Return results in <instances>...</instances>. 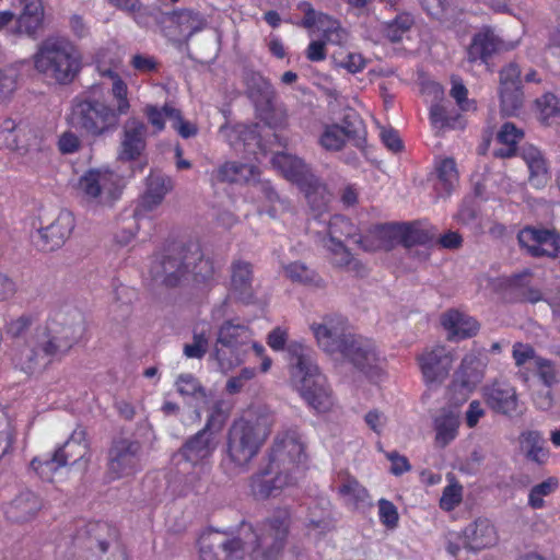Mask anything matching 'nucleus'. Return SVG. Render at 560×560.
I'll list each match as a JSON object with an SVG mask.
<instances>
[{
  "instance_id": "f257e3e1",
  "label": "nucleus",
  "mask_w": 560,
  "mask_h": 560,
  "mask_svg": "<svg viewBox=\"0 0 560 560\" xmlns=\"http://www.w3.org/2000/svg\"><path fill=\"white\" fill-rule=\"evenodd\" d=\"M290 523V511L277 509L255 528L243 522L236 537L207 530L199 538L200 560H242L247 552L252 560H273L285 546Z\"/></svg>"
},
{
  "instance_id": "f03ea898",
  "label": "nucleus",
  "mask_w": 560,
  "mask_h": 560,
  "mask_svg": "<svg viewBox=\"0 0 560 560\" xmlns=\"http://www.w3.org/2000/svg\"><path fill=\"white\" fill-rule=\"evenodd\" d=\"M116 63V59L112 60L109 66L102 59L97 63L98 75L112 81L110 103L103 96V89L98 83L91 85L86 92L75 96L71 102L69 125L93 138L114 132L121 116L127 115L131 108L128 85L113 69Z\"/></svg>"
},
{
  "instance_id": "7ed1b4c3",
  "label": "nucleus",
  "mask_w": 560,
  "mask_h": 560,
  "mask_svg": "<svg viewBox=\"0 0 560 560\" xmlns=\"http://www.w3.org/2000/svg\"><path fill=\"white\" fill-rule=\"evenodd\" d=\"M320 349L329 354L339 353L374 382L385 373L386 360L375 343L349 331L347 320L337 314L326 315L310 326Z\"/></svg>"
},
{
  "instance_id": "20e7f679",
  "label": "nucleus",
  "mask_w": 560,
  "mask_h": 560,
  "mask_svg": "<svg viewBox=\"0 0 560 560\" xmlns=\"http://www.w3.org/2000/svg\"><path fill=\"white\" fill-rule=\"evenodd\" d=\"M217 446L214 436L198 431L174 453L167 475V490L173 497H187L203 488L212 468L211 458Z\"/></svg>"
},
{
  "instance_id": "39448f33",
  "label": "nucleus",
  "mask_w": 560,
  "mask_h": 560,
  "mask_svg": "<svg viewBox=\"0 0 560 560\" xmlns=\"http://www.w3.org/2000/svg\"><path fill=\"white\" fill-rule=\"evenodd\" d=\"M217 271L214 262L203 257L196 241L173 245L156 254L150 266L152 280L166 287H176L189 277L197 283L210 285L217 282Z\"/></svg>"
},
{
  "instance_id": "423d86ee",
  "label": "nucleus",
  "mask_w": 560,
  "mask_h": 560,
  "mask_svg": "<svg viewBox=\"0 0 560 560\" xmlns=\"http://www.w3.org/2000/svg\"><path fill=\"white\" fill-rule=\"evenodd\" d=\"M275 417L267 407L253 406L229 428L225 465L234 471H245L268 439Z\"/></svg>"
},
{
  "instance_id": "0eeeda50",
  "label": "nucleus",
  "mask_w": 560,
  "mask_h": 560,
  "mask_svg": "<svg viewBox=\"0 0 560 560\" xmlns=\"http://www.w3.org/2000/svg\"><path fill=\"white\" fill-rule=\"evenodd\" d=\"M30 324L28 317L21 316L7 325V335L16 339L12 360L16 368L27 374L47 365L55 355L71 348L83 331L81 323L71 328L70 334H68V328H65L61 337H51L43 329L22 345L19 339Z\"/></svg>"
},
{
  "instance_id": "6e6552de",
  "label": "nucleus",
  "mask_w": 560,
  "mask_h": 560,
  "mask_svg": "<svg viewBox=\"0 0 560 560\" xmlns=\"http://www.w3.org/2000/svg\"><path fill=\"white\" fill-rule=\"evenodd\" d=\"M290 376L294 387L306 404L317 413L328 412L334 404V396L325 375L318 369L314 351L301 341H291Z\"/></svg>"
},
{
  "instance_id": "1a4fd4ad",
  "label": "nucleus",
  "mask_w": 560,
  "mask_h": 560,
  "mask_svg": "<svg viewBox=\"0 0 560 560\" xmlns=\"http://www.w3.org/2000/svg\"><path fill=\"white\" fill-rule=\"evenodd\" d=\"M35 70L58 84L74 81L82 69V56L68 38L50 36L44 39L33 55Z\"/></svg>"
},
{
  "instance_id": "9d476101",
  "label": "nucleus",
  "mask_w": 560,
  "mask_h": 560,
  "mask_svg": "<svg viewBox=\"0 0 560 560\" xmlns=\"http://www.w3.org/2000/svg\"><path fill=\"white\" fill-rule=\"evenodd\" d=\"M253 330L248 325L225 320L218 329L212 357L224 373L240 365L253 339Z\"/></svg>"
},
{
  "instance_id": "9b49d317",
  "label": "nucleus",
  "mask_w": 560,
  "mask_h": 560,
  "mask_svg": "<svg viewBox=\"0 0 560 560\" xmlns=\"http://www.w3.org/2000/svg\"><path fill=\"white\" fill-rule=\"evenodd\" d=\"M217 178L221 182L247 184L249 191L253 195H257L256 202H266L270 206L266 209V212L272 218L277 215L275 205H283L271 183L260 179L259 170L253 164L228 162L218 170ZM258 211L261 213L265 209L259 206Z\"/></svg>"
},
{
  "instance_id": "f8f14e48",
  "label": "nucleus",
  "mask_w": 560,
  "mask_h": 560,
  "mask_svg": "<svg viewBox=\"0 0 560 560\" xmlns=\"http://www.w3.org/2000/svg\"><path fill=\"white\" fill-rule=\"evenodd\" d=\"M306 457L301 434L296 430H285L277 434L268 462L271 471H282L298 480L304 470Z\"/></svg>"
},
{
  "instance_id": "ddd939ff",
  "label": "nucleus",
  "mask_w": 560,
  "mask_h": 560,
  "mask_svg": "<svg viewBox=\"0 0 560 560\" xmlns=\"http://www.w3.org/2000/svg\"><path fill=\"white\" fill-rule=\"evenodd\" d=\"M120 178L107 167L90 168L78 182V192L92 206H112L120 194Z\"/></svg>"
},
{
  "instance_id": "4468645a",
  "label": "nucleus",
  "mask_w": 560,
  "mask_h": 560,
  "mask_svg": "<svg viewBox=\"0 0 560 560\" xmlns=\"http://www.w3.org/2000/svg\"><path fill=\"white\" fill-rule=\"evenodd\" d=\"M73 446H77L80 458H83L90 453L86 432L81 427L74 429L68 441H66L62 446L58 447L52 455L33 458L31 468L43 481H56L57 477L61 475L62 470L68 466V458L72 456L69 450Z\"/></svg>"
},
{
  "instance_id": "2eb2a0df",
  "label": "nucleus",
  "mask_w": 560,
  "mask_h": 560,
  "mask_svg": "<svg viewBox=\"0 0 560 560\" xmlns=\"http://www.w3.org/2000/svg\"><path fill=\"white\" fill-rule=\"evenodd\" d=\"M141 464V445L130 439H117L108 453V476L110 479L129 477L138 472Z\"/></svg>"
},
{
  "instance_id": "dca6fc26",
  "label": "nucleus",
  "mask_w": 560,
  "mask_h": 560,
  "mask_svg": "<svg viewBox=\"0 0 560 560\" xmlns=\"http://www.w3.org/2000/svg\"><path fill=\"white\" fill-rule=\"evenodd\" d=\"M454 358L445 347L435 346L418 357V363L429 387L439 386L450 374Z\"/></svg>"
},
{
  "instance_id": "f3484780",
  "label": "nucleus",
  "mask_w": 560,
  "mask_h": 560,
  "mask_svg": "<svg viewBox=\"0 0 560 560\" xmlns=\"http://www.w3.org/2000/svg\"><path fill=\"white\" fill-rule=\"evenodd\" d=\"M219 132L233 148L237 149L242 144L244 151L253 154L256 161H259V153L265 155L268 151L266 143L262 141L261 127L258 124L224 125Z\"/></svg>"
},
{
  "instance_id": "a211bd4d",
  "label": "nucleus",
  "mask_w": 560,
  "mask_h": 560,
  "mask_svg": "<svg viewBox=\"0 0 560 560\" xmlns=\"http://www.w3.org/2000/svg\"><path fill=\"white\" fill-rule=\"evenodd\" d=\"M517 240L534 257H556L560 253V235L552 230L527 226L518 232Z\"/></svg>"
},
{
  "instance_id": "6ab92c4d",
  "label": "nucleus",
  "mask_w": 560,
  "mask_h": 560,
  "mask_svg": "<svg viewBox=\"0 0 560 560\" xmlns=\"http://www.w3.org/2000/svg\"><path fill=\"white\" fill-rule=\"evenodd\" d=\"M501 112L504 116L516 115L523 104L521 70L510 63L500 71Z\"/></svg>"
},
{
  "instance_id": "aec40b11",
  "label": "nucleus",
  "mask_w": 560,
  "mask_h": 560,
  "mask_svg": "<svg viewBox=\"0 0 560 560\" xmlns=\"http://www.w3.org/2000/svg\"><path fill=\"white\" fill-rule=\"evenodd\" d=\"M74 228L73 213L69 210H61L49 225L37 230L38 247L45 252L60 248L70 238Z\"/></svg>"
},
{
  "instance_id": "412c9836",
  "label": "nucleus",
  "mask_w": 560,
  "mask_h": 560,
  "mask_svg": "<svg viewBox=\"0 0 560 560\" xmlns=\"http://www.w3.org/2000/svg\"><path fill=\"white\" fill-rule=\"evenodd\" d=\"M306 7L305 16L302 22L304 27L317 26L320 32V37L324 42L330 45L343 46L349 38L348 31L341 26L340 22L332 19L327 14H316L308 3H303Z\"/></svg>"
},
{
  "instance_id": "4be33fe9",
  "label": "nucleus",
  "mask_w": 560,
  "mask_h": 560,
  "mask_svg": "<svg viewBox=\"0 0 560 560\" xmlns=\"http://www.w3.org/2000/svg\"><path fill=\"white\" fill-rule=\"evenodd\" d=\"M295 482V479L282 471H271V465L268 463L266 468L250 478V491L256 499L265 500L270 497H277L282 489Z\"/></svg>"
},
{
  "instance_id": "5701e85b",
  "label": "nucleus",
  "mask_w": 560,
  "mask_h": 560,
  "mask_svg": "<svg viewBox=\"0 0 560 560\" xmlns=\"http://www.w3.org/2000/svg\"><path fill=\"white\" fill-rule=\"evenodd\" d=\"M482 396L490 409L513 417L520 413L516 389L506 382H494L482 389Z\"/></svg>"
},
{
  "instance_id": "b1692460",
  "label": "nucleus",
  "mask_w": 560,
  "mask_h": 560,
  "mask_svg": "<svg viewBox=\"0 0 560 560\" xmlns=\"http://www.w3.org/2000/svg\"><path fill=\"white\" fill-rule=\"evenodd\" d=\"M248 95L255 104L258 116L266 122L269 128L277 126L273 121V100L275 89L271 83L260 75H255L248 85Z\"/></svg>"
},
{
  "instance_id": "393cba45",
  "label": "nucleus",
  "mask_w": 560,
  "mask_h": 560,
  "mask_svg": "<svg viewBox=\"0 0 560 560\" xmlns=\"http://www.w3.org/2000/svg\"><path fill=\"white\" fill-rule=\"evenodd\" d=\"M253 281L252 264L242 259L234 260L231 265L230 295L245 304L252 303L255 296Z\"/></svg>"
},
{
  "instance_id": "a878e982",
  "label": "nucleus",
  "mask_w": 560,
  "mask_h": 560,
  "mask_svg": "<svg viewBox=\"0 0 560 560\" xmlns=\"http://www.w3.org/2000/svg\"><path fill=\"white\" fill-rule=\"evenodd\" d=\"M171 188L172 182L168 177L151 173L147 178V189L136 208V218L141 219L145 217L154 208L161 205Z\"/></svg>"
},
{
  "instance_id": "bb28decb",
  "label": "nucleus",
  "mask_w": 560,
  "mask_h": 560,
  "mask_svg": "<svg viewBox=\"0 0 560 560\" xmlns=\"http://www.w3.org/2000/svg\"><path fill=\"white\" fill-rule=\"evenodd\" d=\"M462 535L465 547L472 551L493 547L499 539L494 525L487 518L470 523L463 529Z\"/></svg>"
},
{
  "instance_id": "cd10ccee",
  "label": "nucleus",
  "mask_w": 560,
  "mask_h": 560,
  "mask_svg": "<svg viewBox=\"0 0 560 560\" xmlns=\"http://www.w3.org/2000/svg\"><path fill=\"white\" fill-rule=\"evenodd\" d=\"M147 126L137 119L128 120L122 133L119 159L132 161L138 159L145 149Z\"/></svg>"
},
{
  "instance_id": "c85d7f7f",
  "label": "nucleus",
  "mask_w": 560,
  "mask_h": 560,
  "mask_svg": "<svg viewBox=\"0 0 560 560\" xmlns=\"http://www.w3.org/2000/svg\"><path fill=\"white\" fill-rule=\"evenodd\" d=\"M397 224H378L370 229L366 235L359 236L355 243L365 252L389 250L397 245Z\"/></svg>"
},
{
  "instance_id": "c756f323",
  "label": "nucleus",
  "mask_w": 560,
  "mask_h": 560,
  "mask_svg": "<svg viewBox=\"0 0 560 560\" xmlns=\"http://www.w3.org/2000/svg\"><path fill=\"white\" fill-rule=\"evenodd\" d=\"M459 175L456 162L452 158H439L434 163L433 189L436 198H446L458 185Z\"/></svg>"
},
{
  "instance_id": "7c9ffc66",
  "label": "nucleus",
  "mask_w": 560,
  "mask_h": 560,
  "mask_svg": "<svg viewBox=\"0 0 560 560\" xmlns=\"http://www.w3.org/2000/svg\"><path fill=\"white\" fill-rule=\"evenodd\" d=\"M502 42L494 32L485 27L474 35L467 48V61L487 63L488 59L501 48Z\"/></svg>"
},
{
  "instance_id": "2f4dec72",
  "label": "nucleus",
  "mask_w": 560,
  "mask_h": 560,
  "mask_svg": "<svg viewBox=\"0 0 560 560\" xmlns=\"http://www.w3.org/2000/svg\"><path fill=\"white\" fill-rule=\"evenodd\" d=\"M177 393L195 408L196 419H201L202 408L209 404V395L199 381L189 373L179 374L175 381Z\"/></svg>"
},
{
  "instance_id": "473e14b6",
  "label": "nucleus",
  "mask_w": 560,
  "mask_h": 560,
  "mask_svg": "<svg viewBox=\"0 0 560 560\" xmlns=\"http://www.w3.org/2000/svg\"><path fill=\"white\" fill-rule=\"evenodd\" d=\"M441 324L452 340L472 337L479 329L475 318L457 310H450L444 313L441 317Z\"/></svg>"
},
{
  "instance_id": "72a5a7b5",
  "label": "nucleus",
  "mask_w": 560,
  "mask_h": 560,
  "mask_svg": "<svg viewBox=\"0 0 560 560\" xmlns=\"http://www.w3.org/2000/svg\"><path fill=\"white\" fill-rule=\"evenodd\" d=\"M271 163L285 179L296 186L301 185L313 174L311 167L302 159L285 152L275 154L271 159Z\"/></svg>"
},
{
  "instance_id": "f704fd0d",
  "label": "nucleus",
  "mask_w": 560,
  "mask_h": 560,
  "mask_svg": "<svg viewBox=\"0 0 560 560\" xmlns=\"http://www.w3.org/2000/svg\"><path fill=\"white\" fill-rule=\"evenodd\" d=\"M22 11L16 19L14 33L34 36L44 21V7L40 0H18Z\"/></svg>"
},
{
  "instance_id": "c9c22d12",
  "label": "nucleus",
  "mask_w": 560,
  "mask_h": 560,
  "mask_svg": "<svg viewBox=\"0 0 560 560\" xmlns=\"http://www.w3.org/2000/svg\"><path fill=\"white\" fill-rule=\"evenodd\" d=\"M304 194L311 210L315 217L322 215L328 210L331 194L326 185L313 173L298 186Z\"/></svg>"
},
{
  "instance_id": "e433bc0d",
  "label": "nucleus",
  "mask_w": 560,
  "mask_h": 560,
  "mask_svg": "<svg viewBox=\"0 0 560 560\" xmlns=\"http://www.w3.org/2000/svg\"><path fill=\"white\" fill-rule=\"evenodd\" d=\"M521 155L529 171L528 182L530 186L536 189L544 188L548 184L549 173L541 151L532 144H527L522 148Z\"/></svg>"
},
{
  "instance_id": "4c0bfd02",
  "label": "nucleus",
  "mask_w": 560,
  "mask_h": 560,
  "mask_svg": "<svg viewBox=\"0 0 560 560\" xmlns=\"http://www.w3.org/2000/svg\"><path fill=\"white\" fill-rule=\"evenodd\" d=\"M460 419L458 413L452 410H443L433 419V429L435 432L434 442L440 448L451 444L458 434Z\"/></svg>"
},
{
  "instance_id": "58836bf2",
  "label": "nucleus",
  "mask_w": 560,
  "mask_h": 560,
  "mask_svg": "<svg viewBox=\"0 0 560 560\" xmlns=\"http://www.w3.org/2000/svg\"><path fill=\"white\" fill-rule=\"evenodd\" d=\"M324 248L329 253V258L335 267L352 271L357 276H363L365 272L364 266L355 259L350 250L345 246L342 241H320Z\"/></svg>"
},
{
  "instance_id": "ea45409f",
  "label": "nucleus",
  "mask_w": 560,
  "mask_h": 560,
  "mask_svg": "<svg viewBox=\"0 0 560 560\" xmlns=\"http://www.w3.org/2000/svg\"><path fill=\"white\" fill-rule=\"evenodd\" d=\"M42 508L39 498L31 492L20 493L7 508L5 515L13 522H26L31 520Z\"/></svg>"
},
{
  "instance_id": "a19ab883",
  "label": "nucleus",
  "mask_w": 560,
  "mask_h": 560,
  "mask_svg": "<svg viewBox=\"0 0 560 560\" xmlns=\"http://www.w3.org/2000/svg\"><path fill=\"white\" fill-rule=\"evenodd\" d=\"M501 283L511 292L514 299L518 301H528L536 303L541 300L538 290L530 287V273L525 270L509 278L501 279Z\"/></svg>"
},
{
  "instance_id": "79ce46f5",
  "label": "nucleus",
  "mask_w": 560,
  "mask_h": 560,
  "mask_svg": "<svg viewBox=\"0 0 560 560\" xmlns=\"http://www.w3.org/2000/svg\"><path fill=\"white\" fill-rule=\"evenodd\" d=\"M212 327L206 320L198 322L192 329V341L184 346L183 352L188 359H201L209 349Z\"/></svg>"
},
{
  "instance_id": "37998d69",
  "label": "nucleus",
  "mask_w": 560,
  "mask_h": 560,
  "mask_svg": "<svg viewBox=\"0 0 560 560\" xmlns=\"http://www.w3.org/2000/svg\"><path fill=\"white\" fill-rule=\"evenodd\" d=\"M282 268L284 276L293 283L316 288L324 285L323 279L316 273V271L302 261H292L283 265Z\"/></svg>"
},
{
  "instance_id": "c03bdc74",
  "label": "nucleus",
  "mask_w": 560,
  "mask_h": 560,
  "mask_svg": "<svg viewBox=\"0 0 560 560\" xmlns=\"http://www.w3.org/2000/svg\"><path fill=\"white\" fill-rule=\"evenodd\" d=\"M520 444L527 458L538 464H542L549 456L545 447V440L538 431H526L521 434Z\"/></svg>"
},
{
  "instance_id": "a18cd8bd",
  "label": "nucleus",
  "mask_w": 560,
  "mask_h": 560,
  "mask_svg": "<svg viewBox=\"0 0 560 560\" xmlns=\"http://www.w3.org/2000/svg\"><path fill=\"white\" fill-rule=\"evenodd\" d=\"M524 132L512 122H505L497 135V141L501 145L495 155L499 158H511L515 154L517 143L522 140Z\"/></svg>"
},
{
  "instance_id": "49530a36",
  "label": "nucleus",
  "mask_w": 560,
  "mask_h": 560,
  "mask_svg": "<svg viewBox=\"0 0 560 560\" xmlns=\"http://www.w3.org/2000/svg\"><path fill=\"white\" fill-rule=\"evenodd\" d=\"M415 24V18L411 13L401 12L393 20L382 23L381 32L392 43L402 40Z\"/></svg>"
},
{
  "instance_id": "de8ad7c7",
  "label": "nucleus",
  "mask_w": 560,
  "mask_h": 560,
  "mask_svg": "<svg viewBox=\"0 0 560 560\" xmlns=\"http://www.w3.org/2000/svg\"><path fill=\"white\" fill-rule=\"evenodd\" d=\"M397 244L411 248L416 245L428 246L432 242L431 235L415 224H397Z\"/></svg>"
},
{
  "instance_id": "09e8293b",
  "label": "nucleus",
  "mask_w": 560,
  "mask_h": 560,
  "mask_svg": "<svg viewBox=\"0 0 560 560\" xmlns=\"http://www.w3.org/2000/svg\"><path fill=\"white\" fill-rule=\"evenodd\" d=\"M358 236L357 226L346 217L336 214L330 218L327 224V235L320 241H341L345 238H354Z\"/></svg>"
},
{
  "instance_id": "8fccbe9b",
  "label": "nucleus",
  "mask_w": 560,
  "mask_h": 560,
  "mask_svg": "<svg viewBox=\"0 0 560 560\" xmlns=\"http://www.w3.org/2000/svg\"><path fill=\"white\" fill-rule=\"evenodd\" d=\"M476 360L474 357H465L460 368L455 373L454 385H459L463 389L470 392L481 378L480 371L474 366Z\"/></svg>"
},
{
  "instance_id": "3c124183",
  "label": "nucleus",
  "mask_w": 560,
  "mask_h": 560,
  "mask_svg": "<svg viewBox=\"0 0 560 560\" xmlns=\"http://www.w3.org/2000/svg\"><path fill=\"white\" fill-rule=\"evenodd\" d=\"M350 137V131L340 125H328L319 138L320 145L327 151H339Z\"/></svg>"
},
{
  "instance_id": "603ef678",
  "label": "nucleus",
  "mask_w": 560,
  "mask_h": 560,
  "mask_svg": "<svg viewBox=\"0 0 560 560\" xmlns=\"http://www.w3.org/2000/svg\"><path fill=\"white\" fill-rule=\"evenodd\" d=\"M20 133L19 144L21 145H19L18 151L28 152L43 149L44 135L39 129L23 124Z\"/></svg>"
},
{
  "instance_id": "864d4df0",
  "label": "nucleus",
  "mask_w": 560,
  "mask_h": 560,
  "mask_svg": "<svg viewBox=\"0 0 560 560\" xmlns=\"http://www.w3.org/2000/svg\"><path fill=\"white\" fill-rule=\"evenodd\" d=\"M22 125L23 122L18 124L11 118H7L0 124V148L18 151Z\"/></svg>"
},
{
  "instance_id": "5fc2aeb1",
  "label": "nucleus",
  "mask_w": 560,
  "mask_h": 560,
  "mask_svg": "<svg viewBox=\"0 0 560 560\" xmlns=\"http://www.w3.org/2000/svg\"><path fill=\"white\" fill-rule=\"evenodd\" d=\"M339 494L347 504L352 506L364 503L368 498L366 490L355 479L350 478L340 485Z\"/></svg>"
},
{
  "instance_id": "6e6d98bb",
  "label": "nucleus",
  "mask_w": 560,
  "mask_h": 560,
  "mask_svg": "<svg viewBox=\"0 0 560 560\" xmlns=\"http://www.w3.org/2000/svg\"><path fill=\"white\" fill-rule=\"evenodd\" d=\"M205 408L206 406L202 408V410ZM207 408H209L210 413L208 416L205 427L200 431H205L207 435L215 438L217 434L222 430L226 421V415L221 409L219 402H214L211 406L209 402Z\"/></svg>"
},
{
  "instance_id": "4d7b16f0",
  "label": "nucleus",
  "mask_w": 560,
  "mask_h": 560,
  "mask_svg": "<svg viewBox=\"0 0 560 560\" xmlns=\"http://www.w3.org/2000/svg\"><path fill=\"white\" fill-rule=\"evenodd\" d=\"M536 106L539 112L540 120L545 125H549L551 119L559 115L560 108L558 98L552 93H546L536 101Z\"/></svg>"
},
{
  "instance_id": "13d9d810",
  "label": "nucleus",
  "mask_w": 560,
  "mask_h": 560,
  "mask_svg": "<svg viewBox=\"0 0 560 560\" xmlns=\"http://www.w3.org/2000/svg\"><path fill=\"white\" fill-rule=\"evenodd\" d=\"M512 354L516 366L525 370L533 369L540 358L532 346L522 342L514 343Z\"/></svg>"
},
{
  "instance_id": "bf43d9fd",
  "label": "nucleus",
  "mask_w": 560,
  "mask_h": 560,
  "mask_svg": "<svg viewBox=\"0 0 560 560\" xmlns=\"http://www.w3.org/2000/svg\"><path fill=\"white\" fill-rule=\"evenodd\" d=\"M176 21L180 26L183 33H186L187 36H192L195 33L201 31L205 25V21L201 15L191 10L180 11L176 15Z\"/></svg>"
},
{
  "instance_id": "052dcab7",
  "label": "nucleus",
  "mask_w": 560,
  "mask_h": 560,
  "mask_svg": "<svg viewBox=\"0 0 560 560\" xmlns=\"http://www.w3.org/2000/svg\"><path fill=\"white\" fill-rule=\"evenodd\" d=\"M558 486L555 478H549L532 488L528 495V503L533 509L544 506V498L549 495Z\"/></svg>"
},
{
  "instance_id": "680f3d73",
  "label": "nucleus",
  "mask_w": 560,
  "mask_h": 560,
  "mask_svg": "<svg viewBox=\"0 0 560 560\" xmlns=\"http://www.w3.org/2000/svg\"><path fill=\"white\" fill-rule=\"evenodd\" d=\"M167 110L168 119L172 120V127L178 132V135L182 138L188 139L197 135V126L188 120H185L179 109L170 108Z\"/></svg>"
},
{
  "instance_id": "e2e57ef3",
  "label": "nucleus",
  "mask_w": 560,
  "mask_h": 560,
  "mask_svg": "<svg viewBox=\"0 0 560 560\" xmlns=\"http://www.w3.org/2000/svg\"><path fill=\"white\" fill-rule=\"evenodd\" d=\"M170 108H174L170 104H164L163 107L149 104L144 107V115L148 118L150 125L154 128L155 132H161L165 128V118H168Z\"/></svg>"
},
{
  "instance_id": "0e129e2a",
  "label": "nucleus",
  "mask_w": 560,
  "mask_h": 560,
  "mask_svg": "<svg viewBox=\"0 0 560 560\" xmlns=\"http://www.w3.org/2000/svg\"><path fill=\"white\" fill-rule=\"evenodd\" d=\"M430 119L436 128H452L455 129L460 126V117L456 115L450 117L446 109L441 105H434L430 109Z\"/></svg>"
},
{
  "instance_id": "69168bd1",
  "label": "nucleus",
  "mask_w": 560,
  "mask_h": 560,
  "mask_svg": "<svg viewBox=\"0 0 560 560\" xmlns=\"http://www.w3.org/2000/svg\"><path fill=\"white\" fill-rule=\"evenodd\" d=\"M19 71L14 67L0 70V101L10 97L16 89Z\"/></svg>"
},
{
  "instance_id": "338daca9",
  "label": "nucleus",
  "mask_w": 560,
  "mask_h": 560,
  "mask_svg": "<svg viewBox=\"0 0 560 560\" xmlns=\"http://www.w3.org/2000/svg\"><path fill=\"white\" fill-rule=\"evenodd\" d=\"M112 5L116 9L124 11L133 16L136 23L140 26H144L145 22L143 15L145 9L142 8L140 0H108Z\"/></svg>"
},
{
  "instance_id": "774afa93",
  "label": "nucleus",
  "mask_w": 560,
  "mask_h": 560,
  "mask_svg": "<svg viewBox=\"0 0 560 560\" xmlns=\"http://www.w3.org/2000/svg\"><path fill=\"white\" fill-rule=\"evenodd\" d=\"M463 488L458 483H451L443 490L440 506L444 511L454 510L462 501Z\"/></svg>"
}]
</instances>
